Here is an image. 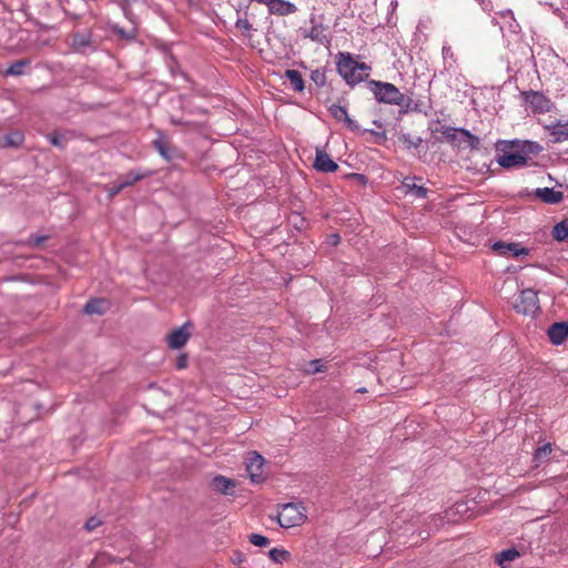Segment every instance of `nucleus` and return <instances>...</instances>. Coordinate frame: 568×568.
Returning a JSON list of instances; mask_svg holds the SVG:
<instances>
[{
    "label": "nucleus",
    "instance_id": "nucleus-15",
    "mask_svg": "<svg viewBox=\"0 0 568 568\" xmlns=\"http://www.w3.org/2000/svg\"><path fill=\"white\" fill-rule=\"evenodd\" d=\"M548 337L555 344H561L568 337V324L555 323L548 328Z\"/></svg>",
    "mask_w": 568,
    "mask_h": 568
},
{
    "label": "nucleus",
    "instance_id": "nucleus-6",
    "mask_svg": "<svg viewBox=\"0 0 568 568\" xmlns=\"http://www.w3.org/2000/svg\"><path fill=\"white\" fill-rule=\"evenodd\" d=\"M192 324L190 322L184 323L182 326L173 329L168 336V346L172 349H179L183 347L191 337Z\"/></svg>",
    "mask_w": 568,
    "mask_h": 568
},
{
    "label": "nucleus",
    "instance_id": "nucleus-18",
    "mask_svg": "<svg viewBox=\"0 0 568 568\" xmlns=\"http://www.w3.org/2000/svg\"><path fill=\"white\" fill-rule=\"evenodd\" d=\"M108 306L109 303L105 300H92L84 305V312L87 314H103Z\"/></svg>",
    "mask_w": 568,
    "mask_h": 568
},
{
    "label": "nucleus",
    "instance_id": "nucleus-20",
    "mask_svg": "<svg viewBox=\"0 0 568 568\" xmlns=\"http://www.w3.org/2000/svg\"><path fill=\"white\" fill-rule=\"evenodd\" d=\"M285 77L290 80L295 91L302 92L304 90V81L297 70H286Z\"/></svg>",
    "mask_w": 568,
    "mask_h": 568
},
{
    "label": "nucleus",
    "instance_id": "nucleus-30",
    "mask_svg": "<svg viewBox=\"0 0 568 568\" xmlns=\"http://www.w3.org/2000/svg\"><path fill=\"white\" fill-rule=\"evenodd\" d=\"M248 539L254 546L257 547H265L270 545V539L260 534H252Z\"/></svg>",
    "mask_w": 568,
    "mask_h": 568
},
{
    "label": "nucleus",
    "instance_id": "nucleus-7",
    "mask_svg": "<svg viewBox=\"0 0 568 568\" xmlns=\"http://www.w3.org/2000/svg\"><path fill=\"white\" fill-rule=\"evenodd\" d=\"M493 250L505 257H519L529 254V251L518 243L496 242L493 245Z\"/></svg>",
    "mask_w": 568,
    "mask_h": 568
},
{
    "label": "nucleus",
    "instance_id": "nucleus-24",
    "mask_svg": "<svg viewBox=\"0 0 568 568\" xmlns=\"http://www.w3.org/2000/svg\"><path fill=\"white\" fill-rule=\"evenodd\" d=\"M552 235L555 240L562 242L568 239V221H561L554 226Z\"/></svg>",
    "mask_w": 568,
    "mask_h": 568
},
{
    "label": "nucleus",
    "instance_id": "nucleus-9",
    "mask_svg": "<svg viewBox=\"0 0 568 568\" xmlns=\"http://www.w3.org/2000/svg\"><path fill=\"white\" fill-rule=\"evenodd\" d=\"M544 128L551 136L550 141L552 143H561L568 141V121H556L545 125Z\"/></svg>",
    "mask_w": 568,
    "mask_h": 568
},
{
    "label": "nucleus",
    "instance_id": "nucleus-21",
    "mask_svg": "<svg viewBox=\"0 0 568 568\" xmlns=\"http://www.w3.org/2000/svg\"><path fill=\"white\" fill-rule=\"evenodd\" d=\"M23 142V134L20 131H14L3 136L0 144L2 146H19Z\"/></svg>",
    "mask_w": 568,
    "mask_h": 568
},
{
    "label": "nucleus",
    "instance_id": "nucleus-32",
    "mask_svg": "<svg viewBox=\"0 0 568 568\" xmlns=\"http://www.w3.org/2000/svg\"><path fill=\"white\" fill-rule=\"evenodd\" d=\"M322 371H323V364H322V361H320V359L312 361L308 364V368L306 369V372L310 374L320 373Z\"/></svg>",
    "mask_w": 568,
    "mask_h": 568
},
{
    "label": "nucleus",
    "instance_id": "nucleus-13",
    "mask_svg": "<svg viewBox=\"0 0 568 568\" xmlns=\"http://www.w3.org/2000/svg\"><path fill=\"white\" fill-rule=\"evenodd\" d=\"M535 196L547 204H557L562 201L564 193L554 187H538L535 190Z\"/></svg>",
    "mask_w": 568,
    "mask_h": 568
},
{
    "label": "nucleus",
    "instance_id": "nucleus-38",
    "mask_svg": "<svg viewBox=\"0 0 568 568\" xmlns=\"http://www.w3.org/2000/svg\"><path fill=\"white\" fill-rule=\"evenodd\" d=\"M99 524H100V523H99L97 519L91 518L90 520H88V521H87L85 527H87V529H88V530H92V529H94L95 527H98V526H99Z\"/></svg>",
    "mask_w": 568,
    "mask_h": 568
},
{
    "label": "nucleus",
    "instance_id": "nucleus-8",
    "mask_svg": "<svg viewBox=\"0 0 568 568\" xmlns=\"http://www.w3.org/2000/svg\"><path fill=\"white\" fill-rule=\"evenodd\" d=\"M497 162L505 169L520 168L526 164L527 158L517 151H505L498 155Z\"/></svg>",
    "mask_w": 568,
    "mask_h": 568
},
{
    "label": "nucleus",
    "instance_id": "nucleus-2",
    "mask_svg": "<svg viewBox=\"0 0 568 568\" xmlns=\"http://www.w3.org/2000/svg\"><path fill=\"white\" fill-rule=\"evenodd\" d=\"M276 519L282 528L288 529L303 525L307 515L302 504L288 503L280 507Z\"/></svg>",
    "mask_w": 568,
    "mask_h": 568
},
{
    "label": "nucleus",
    "instance_id": "nucleus-1",
    "mask_svg": "<svg viewBox=\"0 0 568 568\" xmlns=\"http://www.w3.org/2000/svg\"><path fill=\"white\" fill-rule=\"evenodd\" d=\"M337 71L341 77L351 85H355L368 78L369 67L358 62L351 53H339Z\"/></svg>",
    "mask_w": 568,
    "mask_h": 568
},
{
    "label": "nucleus",
    "instance_id": "nucleus-29",
    "mask_svg": "<svg viewBox=\"0 0 568 568\" xmlns=\"http://www.w3.org/2000/svg\"><path fill=\"white\" fill-rule=\"evenodd\" d=\"M551 446L549 444H545L536 450L534 458L538 462H541L548 458V456L551 454Z\"/></svg>",
    "mask_w": 568,
    "mask_h": 568
},
{
    "label": "nucleus",
    "instance_id": "nucleus-34",
    "mask_svg": "<svg viewBox=\"0 0 568 568\" xmlns=\"http://www.w3.org/2000/svg\"><path fill=\"white\" fill-rule=\"evenodd\" d=\"M186 365H187V356L185 354L179 355V357L176 359V367L179 369H183L186 367Z\"/></svg>",
    "mask_w": 568,
    "mask_h": 568
},
{
    "label": "nucleus",
    "instance_id": "nucleus-16",
    "mask_svg": "<svg viewBox=\"0 0 568 568\" xmlns=\"http://www.w3.org/2000/svg\"><path fill=\"white\" fill-rule=\"evenodd\" d=\"M329 112L336 120L343 121L349 130H358V125L349 118L345 106L333 104L329 108Z\"/></svg>",
    "mask_w": 568,
    "mask_h": 568
},
{
    "label": "nucleus",
    "instance_id": "nucleus-14",
    "mask_svg": "<svg viewBox=\"0 0 568 568\" xmlns=\"http://www.w3.org/2000/svg\"><path fill=\"white\" fill-rule=\"evenodd\" d=\"M266 7L271 13L278 16H288L297 10L294 3L286 0H271Z\"/></svg>",
    "mask_w": 568,
    "mask_h": 568
},
{
    "label": "nucleus",
    "instance_id": "nucleus-5",
    "mask_svg": "<svg viewBox=\"0 0 568 568\" xmlns=\"http://www.w3.org/2000/svg\"><path fill=\"white\" fill-rule=\"evenodd\" d=\"M524 101L535 113H546L552 108V102L544 93L527 91L523 93Z\"/></svg>",
    "mask_w": 568,
    "mask_h": 568
},
{
    "label": "nucleus",
    "instance_id": "nucleus-23",
    "mask_svg": "<svg viewBox=\"0 0 568 568\" xmlns=\"http://www.w3.org/2000/svg\"><path fill=\"white\" fill-rule=\"evenodd\" d=\"M460 130L462 129H456V128H452V126H447V125H440L438 123V125L433 129L434 132H439L442 135H444L445 138H447L448 140H457L458 139V135H460Z\"/></svg>",
    "mask_w": 568,
    "mask_h": 568
},
{
    "label": "nucleus",
    "instance_id": "nucleus-11",
    "mask_svg": "<svg viewBox=\"0 0 568 568\" xmlns=\"http://www.w3.org/2000/svg\"><path fill=\"white\" fill-rule=\"evenodd\" d=\"M311 28L303 30V37L312 41L323 44L326 41L325 28L321 22H317L314 17L310 19Z\"/></svg>",
    "mask_w": 568,
    "mask_h": 568
},
{
    "label": "nucleus",
    "instance_id": "nucleus-37",
    "mask_svg": "<svg viewBox=\"0 0 568 568\" xmlns=\"http://www.w3.org/2000/svg\"><path fill=\"white\" fill-rule=\"evenodd\" d=\"M74 45L77 47H84L88 44V41L83 37L75 36L74 37Z\"/></svg>",
    "mask_w": 568,
    "mask_h": 568
},
{
    "label": "nucleus",
    "instance_id": "nucleus-41",
    "mask_svg": "<svg viewBox=\"0 0 568 568\" xmlns=\"http://www.w3.org/2000/svg\"><path fill=\"white\" fill-rule=\"evenodd\" d=\"M501 16L503 17L508 16V17H510L513 19V12L510 10H506V11L501 12Z\"/></svg>",
    "mask_w": 568,
    "mask_h": 568
},
{
    "label": "nucleus",
    "instance_id": "nucleus-19",
    "mask_svg": "<svg viewBox=\"0 0 568 568\" xmlns=\"http://www.w3.org/2000/svg\"><path fill=\"white\" fill-rule=\"evenodd\" d=\"M403 187H405L407 193H413L415 196L420 199L427 195V190L424 186L415 184L413 178H406L403 181Z\"/></svg>",
    "mask_w": 568,
    "mask_h": 568
},
{
    "label": "nucleus",
    "instance_id": "nucleus-3",
    "mask_svg": "<svg viewBox=\"0 0 568 568\" xmlns=\"http://www.w3.org/2000/svg\"><path fill=\"white\" fill-rule=\"evenodd\" d=\"M371 90L377 101L388 104L400 105L404 102V94L392 83L371 81Z\"/></svg>",
    "mask_w": 568,
    "mask_h": 568
},
{
    "label": "nucleus",
    "instance_id": "nucleus-25",
    "mask_svg": "<svg viewBox=\"0 0 568 568\" xmlns=\"http://www.w3.org/2000/svg\"><path fill=\"white\" fill-rule=\"evenodd\" d=\"M270 558L277 564H282L290 559L291 555L285 549L273 548L268 551Z\"/></svg>",
    "mask_w": 568,
    "mask_h": 568
},
{
    "label": "nucleus",
    "instance_id": "nucleus-22",
    "mask_svg": "<svg viewBox=\"0 0 568 568\" xmlns=\"http://www.w3.org/2000/svg\"><path fill=\"white\" fill-rule=\"evenodd\" d=\"M519 557V552L516 549H506L497 555V562L499 566L505 567L507 562L514 561Z\"/></svg>",
    "mask_w": 568,
    "mask_h": 568
},
{
    "label": "nucleus",
    "instance_id": "nucleus-10",
    "mask_svg": "<svg viewBox=\"0 0 568 568\" xmlns=\"http://www.w3.org/2000/svg\"><path fill=\"white\" fill-rule=\"evenodd\" d=\"M264 459L261 455L253 452L246 459V470L250 474L252 481L257 483L262 479V467Z\"/></svg>",
    "mask_w": 568,
    "mask_h": 568
},
{
    "label": "nucleus",
    "instance_id": "nucleus-12",
    "mask_svg": "<svg viewBox=\"0 0 568 568\" xmlns=\"http://www.w3.org/2000/svg\"><path fill=\"white\" fill-rule=\"evenodd\" d=\"M314 168L321 172H335L338 165L325 151L316 149Z\"/></svg>",
    "mask_w": 568,
    "mask_h": 568
},
{
    "label": "nucleus",
    "instance_id": "nucleus-31",
    "mask_svg": "<svg viewBox=\"0 0 568 568\" xmlns=\"http://www.w3.org/2000/svg\"><path fill=\"white\" fill-rule=\"evenodd\" d=\"M154 146L155 149L159 151V153L166 160L170 159V152H169V149L168 146L165 145V143L162 141V140H155L154 141Z\"/></svg>",
    "mask_w": 568,
    "mask_h": 568
},
{
    "label": "nucleus",
    "instance_id": "nucleus-4",
    "mask_svg": "<svg viewBox=\"0 0 568 568\" xmlns=\"http://www.w3.org/2000/svg\"><path fill=\"white\" fill-rule=\"evenodd\" d=\"M515 310L524 315L534 316L539 311L537 292L531 288L523 290L515 302Z\"/></svg>",
    "mask_w": 568,
    "mask_h": 568
},
{
    "label": "nucleus",
    "instance_id": "nucleus-33",
    "mask_svg": "<svg viewBox=\"0 0 568 568\" xmlns=\"http://www.w3.org/2000/svg\"><path fill=\"white\" fill-rule=\"evenodd\" d=\"M236 27L242 31V32H248L252 28L251 23L248 22L247 19H239L236 21Z\"/></svg>",
    "mask_w": 568,
    "mask_h": 568
},
{
    "label": "nucleus",
    "instance_id": "nucleus-35",
    "mask_svg": "<svg viewBox=\"0 0 568 568\" xmlns=\"http://www.w3.org/2000/svg\"><path fill=\"white\" fill-rule=\"evenodd\" d=\"M124 189L123 184L120 182L119 184L116 185H113L112 187H110L109 190V196L110 197H113L114 195H116L118 193H120L122 190Z\"/></svg>",
    "mask_w": 568,
    "mask_h": 568
},
{
    "label": "nucleus",
    "instance_id": "nucleus-17",
    "mask_svg": "<svg viewBox=\"0 0 568 568\" xmlns=\"http://www.w3.org/2000/svg\"><path fill=\"white\" fill-rule=\"evenodd\" d=\"M235 486H236L235 480L227 478L225 476H222V475L215 476L212 479V488L220 494L227 495L231 493L232 489L235 488Z\"/></svg>",
    "mask_w": 568,
    "mask_h": 568
},
{
    "label": "nucleus",
    "instance_id": "nucleus-26",
    "mask_svg": "<svg viewBox=\"0 0 568 568\" xmlns=\"http://www.w3.org/2000/svg\"><path fill=\"white\" fill-rule=\"evenodd\" d=\"M29 64L28 60H19L12 63L6 74L7 75H21L24 72V68Z\"/></svg>",
    "mask_w": 568,
    "mask_h": 568
},
{
    "label": "nucleus",
    "instance_id": "nucleus-39",
    "mask_svg": "<svg viewBox=\"0 0 568 568\" xmlns=\"http://www.w3.org/2000/svg\"><path fill=\"white\" fill-rule=\"evenodd\" d=\"M50 141L53 145H57V146H61V142H60V139L57 136V135H52L50 138Z\"/></svg>",
    "mask_w": 568,
    "mask_h": 568
},
{
    "label": "nucleus",
    "instance_id": "nucleus-40",
    "mask_svg": "<svg viewBox=\"0 0 568 568\" xmlns=\"http://www.w3.org/2000/svg\"><path fill=\"white\" fill-rule=\"evenodd\" d=\"M329 239H331V243L334 244V245L339 243V235L338 234H332L329 236Z\"/></svg>",
    "mask_w": 568,
    "mask_h": 568
},
{
    "label": "nucleus",
    "instance_id": "nucleus-27",
    "mask_svg": "<svg viewBox=\"0 0 568 568\" xmlns=\"http://www.w3.org/2000/svg\"><path fill=\"white\" fill-rule=\"evenodd\" d=\"M460 136L463 138L460 140V142H464L467 144V146H469L470 149H477L478 145H479V139L471 134L469 131L467 130H460Z\"/></svg>",
    "mask_w": 568,
    "mask_h": 568
},
{
    "label": "nucleus",
    "instance_id": "nucleus-36",
    "mask_svg": "<svg viewBox=\"0 0 568 568\" xmlns=\"http://www.w3.org/2000/svg\"><path fill=\"white\" fill-rule=\"evenodd\" d=\"M442 54H443V58L445 60L448 59V58H450V59L454 58L453 50H452V48L449 45H444L443 47Z\"/></svg>",
    "mask_w": 568,
    "mask_h": 568
},
{
    "label": "nucleus",
    "instance_id": "nucleus-28",
    "mask_svg": "<svg viewBox=\"0 0 568 568\" xmlns=\"http://www.w3.org/2000/svg\"><path fill=\"white\" fill-rule=\"evenodd\" d=\"M148 174H144V173H141V172H135V171H132L130 173H128L126 175H124L122 179H121V183L123 184L124 187L126 186H130L132 185L133 183H135L136 181L145 178Z\"/></svg>",
    "mask_w": 568,
    "mask_h": 568
}]
</instances>
